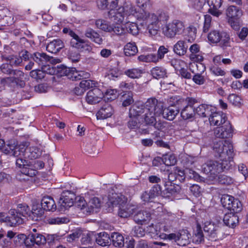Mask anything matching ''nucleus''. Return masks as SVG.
Segmentation results:
<instances>
[{
	"instance_id": "nucleus-1",
	"label": "nucleus",
	"mask_w": 248,
	"mask_h": 248,
	"mask_svg": "<svg viewBox=\"0 0 248 248\" xmlns=\"http://www.w3.org/2000/svg\"><path fill=\"white\" fill-rule=\"evenodd\" d=\"M109 202L113 206H118V216L123 218H127L136 213L138 206L130 202L123 195L114 194L109 197Z\"/></svg>"
},
{
	"instance_id": "nucleus-2",
	"label": "nucleus",
	"mask_w": 248,
	"mask_h": 248,
	"mask_svg": "<svg viewBox=\"0 0 248 248\" xmlns=\"http://www.w3.org/2000/svg\"><path fill=\"white\" fill-rule=\"evenodd\" d=\"M213 149L215 156L225 164L224 167L230 168L232 165L233 149L231 144L226 140H219L215 142Z\"/></svg>"
},
{
	"instance_id": "nucleus-3",
	"label": "nucleus",
	"mask_w": 248,
	"mask_h": 248,
	"mask_svg": "<svg viewBox=\"0 0 248 248\" xmlns=\"http://www.w3.org/2000/svg\"><path fill=\"white\" fill-rule=\"evenodd\" d=\"M137 9L129 2H125L118 8L112 9L108 12V18L116 24L122 23L125 18L131 15L136 17Z\"/></svg>"
},
{
	"instance_id": "nucleus-4",
	"label": "nucleus",
	"mask_w": 248,
	"mask_h": 248,
	"mask_svg": "<svg viewBox=\"0 0 248 248\" xmlns=\"http://www.w3.org/2000/svg\"><path fill=\"white\" fill-rule=\"evenodd\" d=\"M145 114L142 116L146 124H153L156 122L155 116L164 115L163 105L155 98H151L145 103Z\"/></svg>"
},
{
	"instance_id": "nucleus-5",
	"label": "nucleus",
	"mask_w": 248,
	"mask_h": 248,
	"mask_svg": "<svg viewBox=\"0 0 248 248\" xmlns=\"http://www.w3.org/2000/svg\"><path fill=\"white\" fill-rule=\"evenodd\" d=\"M224 165L225 164L222 161L219 163L216 161L208 160L202 165V170L208 175L209 180L213 181L217 178L219 173L229 169L224 167Z\"/></svg>"
},
{
	"instance_id": "nucleus-6",
	"label": "nucleus",
	"mask_w": 248,
	"mask_h": 248,
	"mask_svg": "<svg viewBox=\"0 0 248 248\" xmlns=\"http://www.w3.org/2000/svg\"><path fill=\"white\" fill-rule=\"evenodd\" d=\"M136 17L138 19L146 21L150 34L154 35L157 33L158 29V26L157 25L158 18L156 15L154 14H150L145 10H142V11H137Z\"/></svg>"
},
{
	"instance_id": "nucleus-7",
	"label": "nucleus",
	"mask_w": 248,
	"mask_h": 248,
	"mask_svg": "<svg viewBox=\"0 0 248 248\" xmlns=\"http://www.w3.org/2000/svg\"><path fill=\"white\" fill-rule=\"evenodd\" d=\"M228 22L231 27L235 30L239 28V18L243 15L242 11L235 6H229L226 11Z\"/></svg>"
},
{
	"instance_id": "nucleus-8",
	"label": "nucleus",
	"mask_w": 248,
	"mask_h": 248,
	"mask_svg": "<svg viewBox=\"0 0 248 248\" xmlns=\"http://www.w3.org/2000/svg\"><path fill=\"white\" fill-rule=\"evenodd\" d=\"M95 25L97 28L104 31L113 33L117 35H121L124 32V30L122 27L110 24L103 19L96 20Z\"/></svg>"
},
{
	"instance_id": "nucleus-9",
	"label": "nucleus",
	"mask_w": 248,
	"mask_h": 248,
	"mask_svg": "<svg viewBox=\"0 0 248 248\" xmlns=\"http://www.w3.org/2000/svg\"><path fill=\"white\" fill-rule=\"evenodd\" d=\"M221 202L224 208L232 211V213H238L242 209L241 202L232 196L229 195L223 196L221 199Z\"/></svg>"
},
{
	"instance_id": "nucleus-10",
	"label": "nucleus",
	"mask_w": 248,
	"mask_h": 248,
	"mask_svg": "<svg viewBox=\"0 0 248 248\" xmlns=\"http://www.w3.org/2000/svg\"><path fill=\"white\" fill-rule=\"evenodd\" d=\"M27 147L24 144L17 145L14 143H10L7 145L4 149V153L9 154L16 157H24L26 156Z\"/></svg>"
},
{
	"instance_id": "nucleus-11",
	"label": "nucleus",
	"mask_w": 248,
	"mask_h": 248,
	"mask_svg": "<svg viewBox=\"0 0 248 248\" xmlns=\"http://www.w3.org/2000/svg\"><path fill=\"white\" fill-rule=\"evenodd\" d=\"M26 156H24V157L17 158L16 160V165L21 169L22 173L30 177H33L36 175L37 171L33 169L31 162L26 160Z\"/></svg>"
},
{
	"instance_id": "nucleus-12",
	"label": "nucleus",
	"mask_w": 248,
	"mask_h": 248,
	"mask_svg": "<svg viewBox=\"0 0 248 248\" xmlns=\"http://www.w3.org/2000/svg\"><path fill=\"white\" fill-rule=\"evenodd\" d=\"M203 230L206 233V237L209 241H216L220 238L218 227L214 223L210 222H205Z\"/></svg>"
},
{
	"instance_id": "nucleus-13",
	"label": "nucleus",
	"mask_w": 248,
	"mask_h": 248,
	"mask_svg": "<svg viewBox=\"0 0 248 248\" xmlns=\"http://www.w3.org/2000/svg\"><path fill=\"white\" fill-rule=\"evenodd\" d=\"M214 135L218 138H228L232 136L233 129L231 124L229 122L218 126L214 129Z\"/></svg>"
},
{
	"instance_id": "nucleus-14",
	"label": "nucleus",
	"mask_w": 248,
	"mask_h": 248,
	"mask_svg": "<svg viewBox=\"0 0 248 248\" xmlns=\"http://www.w3.org/2000/svg\"><path fill=\"white\" fill-rule=\"evenodd\" d=\"M190 234L186 230H182L179 232L171 233V240H173L177 245L180 246H185L190 242Z\"/></svg>"
},
{
	"instance_id": "nucleus-15",
	"label": "nucleus",
	"mask_w": 248,
	"mask_h": 248,
	"mask_svg": "<svg viewBox=\"0 0 248 248\" xmlns=\"http://www.w3.org/2000/svg\"><path fill=\"white\" fill-rule=\"evenodd\" d=\"M76 200L75 194L70 191H63L60 197L59 203L61 208H64L66 209L72 206Z\"/></svg>"
},
{
	"instance_id": "nucleus-16",
	"label": "nucleus",
	"mask_w": 248,
	"mask_h": 248,
	"mask_svg": "<svg viewBox=\"0 0 248 248\" xmlns=\"http://www.w3.org/2000/svg\"><path fill=\"white\" fill-rule=\"evenodd\" d=\"M189 50L190 53L189 58L191 61L199 63L203 61L204 59L203 54L201 51L200 46L198 44H194L190 46Z\"/></svg>"
},
{
	"instance_id": "nucleus-17",
	"label": "nucleus",
	"mask_w": 248,
	"mask_h": 248,
	"mask_svg": "<svg viewBox=\"0 0 248 248\" xmlns=\"http://www.w3.org/2000/svg\"><path fill=\"white\" fill-rule=\"evenodd\" d=\"M209 121L211 125L217 126L221 125L226 122H229L227 120L226 114L222 112H212L210 115Z\"/></svg>"
},
{
	"instance_id": "nucleus-18",
	"label": "nucleus",
	"mask_w": 248,
	"mask_h": 248,
	"mask_svg": "<svg viewBox=\"0 0 248 248\" xmlns=\"http://www.w3.org/2000/svg\"><path fill=\"white\" fill-rule=\"evenodd\" d=\"M103 96L102 92L98 88H95L87 93L86 100L88 103L93 104L99 103L103 98Z\"/></svg>"
},
{
	"instance_id": "nucleus-19",
	"label": "nucleus",
	"mask_w": 248,
	"mask_h": 248,
	"mask_svg": "<svg viewBox=\"0 0 248 248\" xmlns=\"http://www.w3.org/2000/svg\"><path fill=\"white\" fill-rule=\"evenodd\" d=\"M134 216V220L139 224L147 223L151 219V214L147 210H137Z\"/></svg>"
},
{
	"instance_id": "nucleus-20",
	"label": "nucleus",
	"mask_w": 248,
	"mask_h": 248,
	"mask_svg": "<svg viewBox=\"0 0 248 248\" xmlns=\"http://www.w3.org/2000/svg\"><path fill=\"white\" fill-rule=\"evenodd\" d=\"M159 22L161 25L163 34L168 37H170V22L169 15L165 13H161L159 16Z\"/></svg>"
},
{
	"instance_id": "nucleus-21",
	"label": "nucleus",
	"mask_w": 248,
	"mask_h": 248,
	"mask_svg": "<svg viewBox=\"0 0 248 248\" xmlns=\"http://www.w3.org/2000/svg\"><path fill=\"white\" fill-rule=\"evenodd\" d=\"M9 216H7V224L10 226L22 224L24 221V218L19 215L16 212V209L9 210Z\"/></svg>"
},
{
	"instance_id": "nucleus-22",
	"label": "nucleus",
	"mask_w": 248,
	"mask_h": 248,
	"mask_svg": "<svg viewBox=\"0 0 248 248\" xmlns=\"http://www.w3.org/2000/svg\"><path fill=\"white\" fill-rule=\"evenodd\" d=\"M163 163L167 169L165 168L164 171L166 170L168 171V176L169 177L170 173L169 172L170 166V155L167 154L163 155L162 157H155L153 160V165L155 166H157Z\"/></svg>"
},
{
	"instance_id": "nucleus-23",
	"label": "nucleus",
	"mask_w": 248,
	"mask_h": 248,
	"mask_svg": "<svg viewBox=\"0 0 248 248\" xmlns=\"http://www.w3.org/2000/svg\"><path fill=\"white\" fill-rule=\"evenodd\" d=\"M71 45L72 46L80 49L82 51L89 52L92 51V47L89 42L79 36L74 41H71Z\"/></svg>"
},
{
	"instance_id": "nucleus-24",
	"label": "nucleus",
	"mask_w": 248,
	"mask_h": 248,
	"mask_svg": "<svg viewBox=\"0 0 248 248\" xmlns=\"http://www.w3.org/2000/svg\"><path fill=\"white\" fill-rule=\"evenodd\" d=\"M210 7L208 12L212 15L216 17L219 16L222 12L219 10L222 3V0H207Z\"/></svg>"
},
{
	"instance_id": "nucleus-25",
	"label": "nucleus",
	"mask_w": 248,
	"mask_h": 248,
	"mask_svg": "<svg viewBox=\"0 0 248 248\" xmlns=\"http://www.w3.org/2000/svg\"><path fill=\"white\" fill-rule=\"evenodd\" d=\"M114 112L112 107L108 103H105L97 113V118L105 119L112 116Z\"/></svg>"
},
{
	"instance_id": "nucleus-26",
	"label": "nucleus",
	"mask_w": 248,
	"mask_h": 248,
	"mask_svg": "<svg viewBox=\"0 0 248 248\" xmlns=\"http://www.w3.org/2000/svg\"><path fill=\"white\" fill-rule=\"evenodd\" d=\"M85 36L91 41L98 45L103 43V40L98 32L92 28L87 29L84 32Z\"/></svg>"
},
{
	"instance_id": "nucleus-27",
	"label": "nucleus",
	"mask_w": 248,
	"mask_h": 248,
	"mask_svg": "<svg viewBox=\"0 0 248 248\" xmlns=\"http://www.w3.org/2000/svg\"><path fill=\"white\" fill-rule=\"evenodd\" d=\"M31 58L38 65L41 66L45 65L50 60V57L44 52H34L31 55Z\"/></svg>"
},
{
	"instance_id": "nucleus-28",
	"label": "nucleus",
	"mask_w": 248,
	"mask_h": 248,
	"mask_svg": "<svg viewBox=\"0 0 248 248\" xmlns=\"http://www.w3.org/2000/svg\"><path fill=\"white\" fill-rule=\"evenodd\" d=\"M41 207L44 210L53 211L56 209V205L53 199L50 196H45L41 201Z\"/></svg>"
},
{
	"instance_id": "nucleus-29",
	"label": "nucleus",
	"mask_w": 248,
	"mask_h": 248,
	"mask_svg": "<svg viewBox=\"0 0 248 248\" xmlns=\"http://www.w3.org/2000/svg\"><path fill=\"white\" fill-rule=\"evenodd\" d=\"M63 47L64 45L61 40L55 39L47 44L46 49L50 53H56Z\"/></svg>"
},
{
	"instance_id": "nucleus-30",
	"label": "nucleus",
	"mask_w": 248,
	"mask_h": 248,
	"mask_svg": "<svg viewBox=\"0 0 248 248\" xmlns=\"http://www.w3.org/2000/svg\"><path fill=\"white\" fill-rule=\"evenodd\" d=\"M223 221L227 226L233 228L238 223V217L234 213H228L224 215Z\"/></svg>"
},
{
	"instance_id": "nucleus-31",
	"label": "nucleus",
	"mask_w": 248,
	"mask_h": 248,
	"mask_svg": "<svg viewBox=\"0 0 248 248\" xmlns=\"http://www.w3.org/2000/svg\"><path fill=\"white\" fill-rule=\"evenodd\" d=\"M185 63L183 61H176L173 65L174 68L176 70L178 75H180L182 78H190L191 77L190 73L187 71V70L184 67Z\"/></svg>"
},
{
	"instance_id": "nucleus-32",
	"label": "nucleus",
	"mask_w": 248,
	"mask_h": 248,
	"mask_svg": "<svg viewBox=\"0 0 248 248\" xmlns=\"http://www.w3.org/2000/svg\"><path fill=\"white\" fill-rule=\"evenodd\" d=\"M118 1L119 0H98L97 6L100 9H108L110 10L116 8Z\"/></svg>"
},
{
	"instance_id": "nucleus-33",
	"label": "nucleus",
	"mask_w": 248,
	"mask_h": 248,
	"mask_svg": "<svg viewBox=\"0 0 248 248\" xmlns=\"http://www.w3.org/2000/svg\"><path fill=\"white\" fill-rule=\"evenodd\" d=\"M101 206V202L97 197L91 198L87 203V211L89 213L97 212Z\"/></svg>"
},
{
	"instance_id": "nucleus-34",
	"label": "nucleus",
	"mask_w": 248,
	"mask_h": 248,
	"mask_svg": "<svg viewBox=\"0 0 248 248\" xmlns=\"http://www.w3.org/2000/svg\"><path fill=\"white\" fill-rule=\"evenodd\" d=\"M214 108L211 106L205 104H202L195 108V113L199 116L205 117L210 112L214 111Z\"/></svg>"
},
{
	"instance_id": "nucleus-35",
	"label": "nucleus",
	"mask_w": 248,
	"mask_h": 248,
	"mask_svg": "<svg viewBox=\"0 0 248 248\" xmlns=\"http://www.w3.org/2000/svg\"><path fill=\"white\" fill-rule=\"evenodd\" d=\"M28 240L33 245L35 244L38 246H40L46 243L45 237L43 235L38 233H31L29 235Z\"/></svg>"
},
{
	"instance_id": "nucleus-36",
	"label": "nucleus",
	"mask_w": 248,
	"mask_h": 248,
	"mask_svg": "<svg viewBox=\"0 0 248 248\" xmlns=\"http://www.w3.org/2000/svg\"><path fill=\"white\" fill-rule=\"evenodd\" d=\"M95 240L96 243L102 247H105L109 245L111 239L108 233L103 232L98 234L95 239Z\"/></svg>"
},
{
	"instance_id": "nucleus-37",
	"label": "nucleus",
	"mask_w": 248,
	"mask_h": 248,
	"mask_svg": "<svg viewBox=\"0 0 248 248\" xmlns=\"http://www.w3.org/2000/svg\"><path fill=\"white\" fill-rule=\"evenodd\" d=\"M183 23L178 20H174L171 23V35L181 34L184 30Z\"/></svg>"
},
{
	"instance_id": "nucleus-38",
	"label": "nucleus",
	"mask_w": 248,
	"mask_h": 248,
	"mask_svg": "<svg viewBox=\"0 0 248 248\" xmlns=\"http://www.w3.org/2000/svg\"><path fill=\"white\" fill-rule=\"evenodd\" d=\"M124 51L127 56L135 55L138 51V47L134 42L127 43L124 46Z\"/></svg>"
},
{
	"instance_id": "nucleus-39",
	"label": "nucleus",
	"mask_w": 248,
	"mask_h": 248,
	"mask_svg": "<svg viewBox=\"0 0 248 248\" xmlns=\"http://www.w3.org/2000/svg\"><path fill=\"white\" fill-rule=\"evenodd\" d=\"M75 69H70L66 67L63 66L61 68H58L57 70V76L62 77L64 76H67L69 78H77L76 75H72L74 74V72Z\"/></svg>"
},
{
	"instance_id": "nucleus-40",
	"label": "nucleus",
	"mask_w": 248,
	"mask_h": 248,
	"mask_svg": "<svg viewBox=\"0 0 248 248\" xmlns=\"http://www.w3.org/2000/svg\"><path fill=\"white\" fill-rule=\"evenodd\" d=\"M222 32L217 30H212L208 35V40L211 43H217L219 42L222 36Z\"/></svg>"
},
{
	"instance_id": "nucleus-41",
	"label": "nucleus",
	"mask_w": 248,
	"mask_h": 248,
	"mask_svg": "<svg viewBox=\"0 0 248 248\" xmlns=\"http://www.w3.org/2000/svg\"><path fill=\"white\" fill-rule=\"evenodd\" d=\"M122 28L124 30V32L123 34L126 31L133 35H136L139 33V29L138 25L134 22H127L124 24V28Z\"/></svg>"
},
{
	"instance_id": "nucleus-42",
	"label": "nucleus",
	"mask_w": 248,
	"mask_h": 248,
	"mask_svg": "<svg viewBox=\"0 0 248 248\" xmlns=\"http://www.w3.org/2000/svg\"><path fill=\"white\" fill-rule=\"evenodd\" d=\"M187 46L183 41H179L173 46V51L179 56L185 55L187 51Z\"/></svg>"
},
{
	"instance_id": "nucleus-43",
	"label": "nucleus",
	"mask_w": 248,
	"mask_h": 248,
	"mask_svg": "<svg viewBox=\"0 0 248 248\" xmlns=\"http://www.w3.org/2000/svg\"><path fill=\"white\" fill-rule=\"evenodd\" d=\"M16 212L19 215L22 216V218L31 217V210L29 207L25 204H19L18 205Z\"/></svg>"
},
{
	"instance_id": "nucleus-44",
	"label": "nucleus",
	"mask_w": 248,
	"mask_h": 248,
	"mask_svg": "<svg viewBox=\"0 0 248 248\" xmlns=\"http://www.w3.org/2000/svg\"><path fill=\"white\" fill-rule=\"evenodd\" d=\"M111 239L114 246L118 247L124 246V238L121 234L118 232H114L111 236Z\"/></svg>"
},
{
	"instance_id": "nucleus-45",
	"label": "nucleus",
	"mask_w": 248,
	"mask_h": 248,
	"mask_svg": "<svg viewBox=\"0 0 248 248\" xmlns=\"http://www.w3.org/2000/svg\"><path fill=\"white\" fill-rule=\"evenodd\" d=\"M145 107L142 106H139L137 105H133L129 109V115L131 118L137 117V116H140L142 113H144L145 111Z\"/></svg>"
},
{
	"instance_id": "nucleus-46",
	"label": "nucleus",
	"mask_w": 248,
	"mask_h": 248,
	"mask_svg": "<svg viewBox=\"0 0 248 248\" xmlns=\"http://www.w3.org/2000/svg\"><path fill=\"white\" fill-rule=\"evenodd\" d=\"M47 222L49 224L60 225L62 223H67L69 222V219L65 217H49Z\"/></svg>"
},
{
	"instance_id": "nucleus-47",
	"label": "nucleus",
	"mask_w": 248,
	"mask_h": 248,
	"mask_svg": "<svg viewBox=\"0 0 248 248\" xmlns=\"http://www.w3.org/2000/svg\"><path fill=\"white\" fill-rule=\"evenodd\" d=\"M121 100L123 102V106L125 107L133 103V94L131 92H127L124 93L121 96Z\"/></svg>"
},
{
	"instance_id": "nucleus-48",
	"label": "nucleus",
	"mask_w": 248,
	"mask_h": 248,
	"mask_svg": "<svg viewBox=\"0 0 248 248\" xmlns=\"http://www.w3.org/2000/svg\"><path fill=\"white\" fill-rule=\"evenodd\" d=\"M44 210L39 205H33L32 210L31 211V215H32L31 217L32 219L37 220L38 217H41L44 214Z\"/></svg>"
},
{
	"instance_id": "nucleus-49",
	"label": "nucleus",
	"mask_w": 248,
	"mask_h": 248,
	"mask_svg": "<svg viewBox=\"0 0 248 248\" xmlns=\"http://www.w3.org/2000/svg\"><path fill=\"white\" fill-rule=\"evenodd\" d=\"M14 243L16 247L21 246L24 244L28 245V237L27 238L26 235L24 234H18L14 237Z\"/></svg>"
},
{
	"instance_id": "nucleus-50",
	"label": "nucleus",
	"mask_w": 248,
	"mask_h": 248,
	"mask_svg": "<svg viewBox=\"0 0 248 248\" xmlns=\"http://www.w3.org/2000/svg\"><path fill=\"white\" fill-rule=\"evenodd\" d=\"M118 96L117 91L115 89L108 90L104 95V101L111 102L115 100Z\"/></svg>"
},
{
	"instance_id": "nucleus-51",
	"label": "nucleus",
	"mask_w": 248,
	"mask_h": 248,
	"mask_svg": "<svg viewBox=\"0 0 248 248\" xmlns=\"http://www.w3.org/2000/svg\"><path fill=\"white\" fill-rule=\"evenodd\" d=\"M195 109L189 106H186L181 111V116L184 119L191 118L195 114Z\"/></svg>"
},
{
	"instance_id": "nucleus-52",
	"label": "nucleus",
	"mask_w": 248,
	"mask_h": 248,
	"mask_svg": "<svg viewBox=\"0 0 248 248\" xmlns=\"http://www.w3.org/2000/svg\"><path fill=\"white\" fill-rule=\"evenodd\" d=\"M26 156L31 159H36L42 155V151L36 147H31L30 148L29 152H27Z\"/></svg>"
},
{
	"instance_id": "nucleus-53",
	"label": "nucleus",
	"mask_w": 248,
	"mask_h": 248,
	"mask_svg": "<svg viewBox=\"0 0 248 248\" xmlns=\"http://www.w3.org/2000/svg\"><path fill=\"white\" fill-rule=\"evenodd\" d=\"M204 240V236L201 228L197 226V230L192 237V241L195 244H200Z\"/></svg>"
},
{
	"instance_id": "nucleus-54",
	"label": "nucleus",
	"mask_w": 248,
	"mask_h": 248,
	"mask_svg": "<svg viewBox=\"0 0 248 248\" xmlns=\"http://www.w3.org/2000/svg\"><path fill=\"white\" fill-rule=\"evenodd\" d=\"M98 83L94 80L87 79L83 80L80 83V87L85 91L93 87H96Z\"/></svg>"
},
{
	"instance_id": "nucleus-55",
	"label": "nucleus",
	"mask_w": 248,
	"mask_h": 248,
	"mask_svg": "<svg viewBox=\"0 0 248 248\" xmlns=\"http://www.w3.org/2000/svg\"><path fill=\"white\" fill-rule=\"evenodd\" d=\"M138 59L140 61L151 62H155L158 61V58L154 54H149L148 55H141L139 56Z\"/></svg>"
},
{
	"instance_id": "nucleus-56",
	"label": "nucleus",
	"mask_w": 248,
	"mask_h": 248,
	"mask_svg": "<svg viewBox=\"0 0 248 248\" xmlns=\"http://www.w3.org/2000/svg\"><path fill=\"white\" fill-rule=\"evenodd\" d=\"M81 242L82 245L86 247H90L92 244L93 235L90 233H82Z\"/></svg>"
},
{
	"instance_id": "nucleus-57",
	"label": "nucleus",
	"mask_w": 248,
	"mask_h": 248,
	"mask_svg": "<svg viewBox=\"0 0 248 248\" xmlns=\"http://www.w3.org/2000/svg\"><path fill=\"white\" fill-rule=\"evenodd\" d=\"M221 46L223 49L232 46L230 35L226 32H222V36L221 39Z\"/></svg>"
},
{
	"instance_id": "nucleus-58",
	"label": "nucleus",
	"mask_w": 248,
	"mask_h": 248,
	"mask_svg": "<svg viewBox=\"0 0 248 248\" xmlns=\"http://www.w3.org/2000/svg\"><path fill=\"white\" fill-rule=\"evenodd\" d=\"M151 74L153 78H164L166 76V70L159 67L153 68L151 70Z\"/></svg>"
},
{
	"instance_id": "nucleus-59",
	"label": "nucleus",
	"mask_w": 248,
	"mask_h": 248,
	"mask_svg": "<svg viewBox=\"0 0 248 248\" xmlns=\"http://www.w3.org/2000/svg\"><path fill=\"white\" fill-rule=\"evenodd\" d=\"M144 73L143 70L138 69H129L125 72V75L129 78H139Z\"/></svg>"
},
{
	"instance_id": "nucleus-60",
	"label": "nucleus",
	"mask_w": 248,
	"mask_h": 248,
	"mask_svg": "<svg viewBox=\"0 0 248 248\" xmlns=\"http://www.w3.org/2000/svg\"><path fill=\"white\" fill-rule=\"evenodd\" d=\"M7 61L10 65L18 66L22 63V58L19 55H12L7 58Z\"/></svg>"
},
{
	"instance_id": "nucleus-61",
	"label": "nucleus",
	"mask_w": 248,
	"mask_h": 248,
	"mask_svg": "<svg viewBox=\"0 0 248 248\" xmlns=\"http://www.w3.org/2000/svg\"><path fill=\"white\" fill-rule=\"evenodd\" d=\"M229 101L234 106H237L241 104V98L238 95L232 93L229 95L228 97Z\"/></svg>"
},
{
	"instance_id": "nucleus-62",
	"label": "nucleus",
	"mask_w": 248,
	"mask_h": 248,
	"mask_svg": "<svg viewBox=\"0 0 248 248\" xmlns=\"http://www.w3.org/2000/svg\"><path fill=\"white\" fill-rule=\"evenodd\" d=\"M146 232L150 234L152 237H155L158 234V231L157 228L154 226L153 224H151L147 227Z\"/></svg>"
},
{
	"instance_id": "nucleus-63",
	"label": "nucleus",
	"mask_w": 248,
	"mask_h": 248,
	"mask_svg": "<svg viewBox=\"0 0 248 248\" xmlns=\"http://www.w3.org/2000/svg\"><path fill=\"white\" fill-rule=\"evenodd\" d=\"M10 79L11 86L23 87L25 85V82L21 78H8Z\"/></svg>"
},
{
	"instance_id": "nucleus-64",
	"label": "nucleus",
	"mask_w": 248,
	"mask_h": 248,
	"mask_svg": "<svg viewBox=\"0 0 248 248\" xmlns=\"http://www.w3.org/2000/svg\"><path fill=\"white\" fill-rule=\"evenodd\" d=\"M136 2L139 7V9L138 10H137V11H142V10H145L147 6L150 4L149 0H136Z\"/></svg>"
}]
</instances>
